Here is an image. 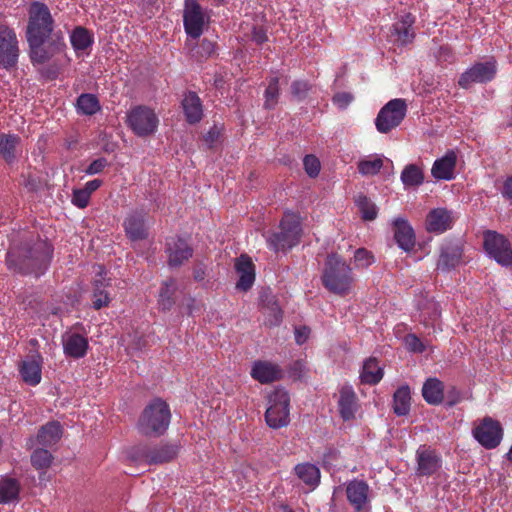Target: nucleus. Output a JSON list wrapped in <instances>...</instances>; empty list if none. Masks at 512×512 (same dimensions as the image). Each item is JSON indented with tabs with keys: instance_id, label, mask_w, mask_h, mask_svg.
<instances>
[{
	"instance_id": "obj_45",
	"label": "nucleus",
	"mask_w": 512,
	"mask_h": 512,
	"mask_svg": "<svg viewBox=\"0 0 512 512\" xmlns=\"http://www.w3.org/2000/svg\"><path fill=\"white\" fill-rule=\"evenodd\" d=\"M269 303L271 305L264 306L265 323L269 326H277L282 320V311L279 305L273 301V298H271Z\"/></svg>"
},
{
	"instance_id": "obj_61",
	"label": "nucleus",
	"mask_w": 512,
	"mask_h": 512,
	"mask_svg": "<svg viewBox=\"0 0 512 512\" xmlns=\"http://www.w3.org/2000/svg\"><path fill=\"white\" fill-rule=\"evenodd\" d=\"M218 131L216 129H211L205 136V141L207 144L212 145L213 142L218 138Z\"/></svg>"
},
{
	"instance_id": "obj_63",
	"label": "nucleus",
	"mask_w": 512,
	"mask_h": 512,
	"mask_svg": "<svg viewBox=\"0 0 512 512\" xmlns=\"http://www.w3.org/2000/svg\"><path fill=\"white\" fill-rule=\"evenodd\" d=\"M204 276H205V272H204L203 269L199 268V269H196L194 271V278H195V280L201 281V280L204 279Z\"/></svg>"
},
{
	"instance_id": "obj_20",
	"label": "nucleus",
	"mask_w": 512,
	"mask_h": 512,
	"mask_svg": "<svg viewBox=\"0 0 512 512\" xmlns=\"http://www.w3.org/2000/svg\"><path fill=\"white\" fill-rule=\"evenodd\" d=\"M251 376L256 381L267 384L279 380L282 376V370L275 363L258 360L252 365Z\"/></svg>"
},
{
	"instance_id": "obj_57",
	"label": "nucleus",
	"mask_w": 512,
	"mask_h": 512,
	"mask_svg": "<svg viewBox=\"0 0 512 512\" xmlns=\"http://www.w3.org/2000/svg\"><path fill=\"white\" fill-rule=\"evenodd\" d=\"M267 32L263 27H254L252 30V40L257 44L267 41Z\"/></svg>"
},
{
	"instance_id": "obj_44",
	"label": "nucleus",
	"mask_w": 512,
	"mask_h": 512,
	"mask_svg": "<svg viewBox=\"0 0 512 512\" xmlns=\"http://www.w3.org/2000/svg\"><path fill=\"white\" fill-rule=\"evenodd\" d=\"M356 204L362 214V218L367 221L374 220L377 216L378 209L376 205L364 195L356 198Z\"/></svg>"
},
{
	"instance_id": "obj_3",
	"label": "nucleus",
	"mask_w": 512,
	"mask_h": 512,
	"mask_svg": "<svg viewBox=\"0 0 512 512\" xmlns=\"http://www.w3.org/2000/svg\"><path fill=\"white\" fill-rule=\"evenodd\" d=\"M279 229V232L265 236L271 250L275 252L286 251L299 243L302 234L299 215L290 212L285 213Z\"/></svg>"
},
{
	"instance_id": "obj_13",
	"label": "nucleus",
	"mask_w": 512,
	"mask_h": 512,
	"mask_svg": "<svg viewBox=\"0 0 512 512\" xmlns=\"http://www.w3.org/2000/svg\"><path fill=\"white\" fill-rule=\"evenodd\" d=\"M496 74V62L489 60L473 65L459 78V85L468 88L473 83H485L491 81Z\"/></svg>"
},
{
	"instance_id": "obj_49",
	"label": "nucleus",
	"mask_w": 512,
	"mask_h": 512,
	"mask_svg": "<svg viewBox=\"0 0 512 512\" xmlns=\"http://www.w3.org/2000/svg\"><path fill=\"white\" fill-rule=\"evenodd\" d=\"M304 169L310 177H316L320 172V161L313 155L305 156L303 160Z\"/></svg>"
},
{
	"instance_id": "obj_18",
	"label": "nucleus",
	"mask_w": 512,
	"mask_h": 512,
	"mask_svg": "<svg viewBox=\"0 0 512 512\" xmlns=\"http://www.w3.org/2000/svg\"><path fill=\"white\" fill-rule=\"evenodd\" d=\"M339 412L343 420L349 421L355 418L359 409L357 395L350 385H344L339 390Z\"/></svg>"
},
{
	"instance_id": "obj_17",
	"label": "nucleus",
	"mask_w": 512,
	"mask_h": 512,
	"mask_svg": "<svg viewBox=\"0 0 512 512\" xmlns=\"http://www.w3.org/2000/svg\"><path fill=\"white\" fill-rule=\"evenodd\" d=\"M123 225L126 235L132 241L147 237L148 225L143 210H135L129 213Z\"/></svg>"
},
{
	"instance_id": "obj_11",
	"label": "nucleus",
	"mask_w": 512,
	"mask_h": 512,
	"mask_svg": "<svg viewBox=\"0 0 512 512\" xmlns=\"http://www.w3.org/2000/svg\"><path fill=\"white\" fill-rule=\"evenodd\" d=\"M473 436L486 449H493L500 444L503 429L498 421L486 417L474 428Z\"/></svg>"
},
{
	"instance_id": "obj_40",
	"label": "nucleus",
	"mask_w": 512,
	"mask_h": 512,
	"mask_svg": "<svg viewBox=\"0 0 512 512\" xmlns=\"http://www.w3.org/2000/svg\"><path fill=\"white\" fill-rule=\"evenodd\" d=\"M77 109L85 115H94L100 110L97 97L93 94H82L77 99Z\"/></svg>"
},
{
	"instance_id": "obj_14",
	"label": "nucleus",
	"mask_w": 512,
	"mask_h": 512,
	"mask_svg": "<svg viewBox=\"0 0 512 512\" xmlns=\"http://www.w3.org/2000/svg\"><path fill=\"white\" fill-rule=\"evenodd\" d=\"M463 246L461 240H445L440 248L437 268L442 271L454 269L462 263Z\"/></svg>"
},
{
	"instance_id": "obj_64",
	"label": "nucleus",
	"mask_w": 512,
	"mask_h": 512,
	"mask_svg": "<svg viewBox=\"0 0 512 512\" xmlns=\"http://www.w3.org/2000/svg\"><path fill=\"white\" fill-rule=\"evenodd\" d=\"M506 457L510 462H512V445L509 451L507 452Z\"/></svg>"
},
{
	"instance_id": "obj_21",
	"label": "nucleus",
	"mask_w": 512,
	"mask_h": 512,
	"mask_svg": "<svg viewBox=\"0 0 512 512\" xmlns=\"http://www.w3.org/2000/svg\"><path fill=\"white\" fill-rule=\"evenodd\" d=\"M369 485L363 480L354 479L346 486V495L349 503L361 511L368 503Z\"/></svg>"
},
{
	"instance_id": "obj_38",
	"label": "nucleus",
	"mask_w": 512,
	"mask_h": 512,
	"mask_svg": "<svg viewBox=\"0 0 512 512\" xmlns=\"http://www.w3.org/2000/svg\"><path fill=\"white\" fill-rule=\"evenodd\" d=\"M97 276L98 278L95 279V290H94V300H93V307L95 309H100L104 306H106L110 299L108 297V294L100 289L101 286H104L103 281L105 280L104 275L106 274L104 268L102 266L97 267Z\"/></svg>"
},
{
	"instance_id": "obj_1",
	"label": "nucleus",
	"mask_w": 512,
	"mask_h": 512,
	"mask_svg": "<svg viewBox=\"0 0 512 512\" xmlns=\"http://www.w3.org/2000/svg\"><path fill=\"white\" fill-rule=\"evenodd\" d=\"M28 15L26 38L32 63L44 64L55 55L64 53L67 48L64 35L61 31L54 32V19L48 6L33 2Z\"/></svg>"
},
{
	"instance_id": "obj_59",
	"label": "nucleus",
	"mask_w": 512,
	"mask_h": 512,
	"mask_svg": "<svg viewBox=\"0 0 512 512\" xmlns=\"http://www.w3.org/2000/svg\"><path fill=\"white\" fill-rule=\"evenodd\" d=\"M102 184V181L99 179H94L91 181H88L85 186L84 190L91 196V194L96 191Z\"/></svg>"
},
{
	"instance_id": "obj_26",
	"label": "nucleus",
	"mask_w": 512,
	"mask_h": 512,
	"mask_svg": "<svg viewBox=\"0 0 512 512\" xmlns=\"http://www.w3.org/2000/svg\"><path fill=\"white\" fill-rule=\"evenodd\" d=\"M62 435V428L58 422H49L46 425L42 426L39 430L36 442L42 446H52L56 444ZM27 445L32 448L35 445V440L33 438L29 439Z\"/></svg>"
},
{
	"instance_id": "obj_53",
	"label": "nucleus",
	"mask_w": 512,
	"mask_h": 512,
	"mask_svg": "<svg viewBox=\"0 0 512 512\" xmlns=\"http://www.w3.org/2000/svg\"><path fill=\"white\" fill-rule=\"evenodd\" d=\"M354 258L355 262L362 267H367L373 262V256L364 248L356 250Z\"/></svg>"
},
{
	"instance_id": "obj_29",
	"label": "nucleus",
	"mask_w": 512,
	"mask_h": 512,
	"mask_svg": "<svg viewBox=\"0 0 512 512\" xmlns=\"http://www.w3.org/2000/svg\"><path fill=\"white\" fill-rule=\"evenodd\" d=\"M22 379L29 385L35 386L41 381V364L39 359L32 357L25 359L20 366Z\"/></svg>"
},
{
	"instance_id": "obj_8",
	"label": "nucleus",
	"mask_w": 512,
	"mask_h": 512,
	"mask_svg": "<svg viewBox=\"0 0 512 512\" xmlns=\"http://www.w3.org/2000/svg\"><path fill=\"white\" fill-rule=\"evenodd\" d=\"M407 106L403 99H393L386 103L378 112L375 126L378 132L388 133L396 128L406 115Z\"/></svg>"
},
{
	"instance_id": "obj_28",
	"label": "nucleus",
	"mask_w": 512,
	"mask_h": 512,
	"mask_svg": "<svg viewBox=\"0 0 512 512\" xmlns=\"http://www.w3.org/2000/svg\"><path fill=\"white\" fill-rule=\"evenodd\" d=\"M182 107L186 120L190 124L197 123L202 119V103L196 93L188 92L182 101Z\"/></svg>"
},
{
	"instance_id": "obj_23",
	"label": "nucleus",
	"mask_w": 512,
	"mask_h": 512,
	"mask_svg": "<svg viewBox=\"0 0 512 512\" xmlns=\"http://www.w3.org/2000/svg\"><path fill=\"white\" fill-rule=\"evenodd\" d=\"M394 238L398 246L404 251H410L415 245V233L405 218L398 217L393 221Z\"/></svg>"
},
{
	"instance_id": "obj_16",
	"label": "nucleus",
	"mask_w": 512,
	"mask_h": 512,
	"mask_svg": "<svg viewBox=\"0 0 512 512\" xmlns=\"http://www.w3.org/2000/svg\"><path fill=\"white\" fill-rule=\"evenodd\" d=\"M456 163V152L454 150H449L444 156L434 161L431 168V174L437 180H452L455 177Z\"/></svg>"
},
{
	"instance_id": "obj_54",
	"label": "nucleus",
	"mask_w": 512,
	"mask_h": 512,
	"mask_svg": "<svg viewBox=\"0 0 512 512\" xmlns=\"http://www.w3.org/2000/svg\"><path fill=\"white\" fill-rule=\"evenodd\" d=\"M106 166L107 160L105 158H98L90 163L84 171L88 175H95L102 172Z\"/></svg>"
},
{
	"instance_id": "obj_32",
	"label": "nucleus",
	"mask_w": 512,
	"mask_h": 512,
	"mask_svg": "<svg viewBox=\"0 0 512 512\" xmlns=\"http://www.w3.org/2000/svg\"><path fill=\"white\" fill-rule=\"evenodd\" d=\"M20 492L19 482L8 476L0 477V503L8 504L18 500Z\"/></svg>"
},
{
	"instance_id": "obj_15",
	"label": "nucleus",
	"mask_w": 512,
	"mask_h": 512,
	"mask_svg": "<svg viewBox=\"0 0 512 512\" xmlns=\"http://www.w3.org/2000/svg\"><path fill=\"white\" fill-rule=\"evenodd\" d=\"M62 345L64 354L75 359L84 357L89 347L87 338L74 331L62 335Z\"/></svg>"
},
{
	"instance_id": "obj_36",
	"label": "nucleus",
	"mask_w": 512,
	"mask_h": 512,
	"mask_svg": "<svg viewBox=\"0 0 512 512\" xmlns=\"http://www.w3.org/2000/svg\"><path fill=\"white\" fill-rule=\"evenodd\" d=\"M410 389L408 386L399 387L393 396V410L398 416H405L410 410Z\"/></svg>"
},
{
	"instance_id": "obj_6",
	"label": "nucleus",
	"mask_w": 512,
	"mask_h": 512,
	"mask_svg": "<svg viewBox=\"0 0 512 512\" xmlns=\"http://www.w3.org/2000/svg\"><path fill=\"white\" fill-rule=\"evenodd\" d=\"M289 402V395L283 388H277L269 394L265 413L269 427L277 429L289 424Z\"/></svg>"
},
{
	"instance_id": "obj_50",
	"label": "nucleus",
	"mask_w": 512,
	"mask_h": 512,
	"mask_svg": "<svg viewBox=\"0 0 512 512\" xmlns=\"http://www.w3.org/2000/svg\"><path fill=\"white\" fill-rule=\"evenodd\" d=\"M405 346L412 352L422 353L426 350V345L415 335L408 334L404 338Z\"/></svg>"
},
{
	"instance_id": "obj_24",
	"label": "nucleus",
	"mask_w": 512,
	"mask_h": 512,
	"mask_svg": "<svg viewBox=\"0 0 512 512\" xmlns=\"http://www.w3.org/2000/svg\"><path fill=\"white\" fill-rule=\"evenodd\" d=\"M166 251L170 266H179L192 256V249L178 237H172L167 241Z\"/></svg>"
},
{
	"instance_id": "obj_31",
	"label": "nucleus",
	"mask_w": 512,
	"mask_h": 512,
	"mask_svg": "<svg viewBox=\"0 0 512 512\" xmlns=\"http://www.w3.org/2000/svg\"><path fill=\"white\" fill-rule=\"evenodd\" d=\"M422 396L429 404H440L444 397L443 383L437 378L427 379L422 388Z\"/></svg>"
},
{
	"instance_id": "obj_27",
	"label": "nucleus",
	"mask_w": 512,
	"mask_h": 512,
	"mask_svg": "<svg viewBox=\"0 0 512 512\" xmlns=\"http://www.w3.org/2000/svg\"><path fill=\"white\" fill-rule=\"evenodd\" d=\"M235 269L239 274L237 288L243 291L250 289L255 280V273L249 257L241 255L235 262Z\"/></svg>"
},
{
	"instance_id": "obj_7",
	"label": "nucleus",
	"mask_w": 512,
	"mask_h": 512,
	"mask_svg": "<svg viewBox=\"0 0 512 512\" xmlns=\"http://www.w3.org/2000/svg\"><path fill=\"white\" fill-rule=\"evenodd\" d=\"M127 124L136 135L147 136L156 132L159 119L153 109L139 105L128 112Z\"/></svg>"
},
{
	"instance_id": "obj_55",
	"label": "nucleus",
	"mask_w": 512,
	"mask_h": 512,
	"mask_svg": "<svg viewBox=\"0 0 512 512\" xmlns=\"http://www.w3.org/2000/svg\"><path fill=\"white\" fill-rule=\"evenodd\" d=\"M352 100V95L346 92L338 93L333 97V103L340 109H345Z\"/></svg>"
},
{
	"instance_id": "obj_56",
	"label": "nucleus",
	"mask_w": 512,
	"mask_h": 512,
	"mask_svg": "<svg viewBox=\"0 0 512 512\" xmlns=\"http://www.w3.org/2000/svg\"><path fill=\"white\" fill-rule=\"evenodd\" d=\"M294 334L296 343L302 345L308 340L310 329L306 326L297 327L295 328Z\"/></svg>"
},
{
	"instance_id": "obj_47",
	"label": "nucleus",
	"mask_w": 512,
	"mask_h": 512,
	"mask_svg": "<svg viewBox=\"0 0 512 512\" xmlns=\"http://www.w3.org/2000/svg\"><path fill=\"white\" fill-rule=\"evenodd\" d=\"M51 461L52 455L46 449H36L31 455V462L36 469L48 468Z\"/></svg>"
},
{
	"instance_id": "obj_58",
	"label": "nucleus",
	"mask_w": 512,
	"mask_h": 512,
	"mask_svg": "<svg viewBox=\"0 0 512 512\" xmlns=\"http://www.w3.org/2000/svg\"><path fill=\"white\" fill-rule=\"evenodd\" d=\"M59 72L60 68L56 64H53L42 70L43 76H45L48 79H55L58 76Z\"/></svg>"
},
{
	"instance_id": "obj_51",
	"label": "nucleus",
	"mask_w": 512,
	"mask_h": 512,
	"mask_svg": "<svg viewBox=\"0 0 512 512\" xmlns=\"http://www.w3.org/2000/svg\"><path fill=\"white\" fill-rule=\"evenodd\" d=\"M310 89L309 84L306 81L297 80L291 84L292 95L297 100H303Z\"/></svg>"
},
{
	"instance_id": "obj_42",
	"label": "nucleus",
	"mask_w": 512,
	"mask_h": 512,
	"mask_svg": "<svg viewBox=\"0 0 512 512\" xmlns=\"http://www.w3.org/2000/svg\"><path fill=\"white\" fill-rule=\"evenodd\" d=\"M440 317L439 306L435 302H428L426 307L421 309L420 318L421 322L426 326L435 328L438 325Z\"/></svg>"
},
{
	"instance_id": "obj_30",
	"label": "nucleus",
	"mask_w": 512,
	"mask_h": 512,
	"mask_svg": "<svg viewBox=\"0 0 512 512\" xmlns=\"http://www.w3.org/2000/svg\"><path fill=\"white\" fill-rule=\"evenodd\" d=\"M418 472L422 475H431L440 467V459L435 452L427 449L417 451Z\"/></svg>"
},
{
	"instance_id": "obj_43",
	"label": "nucleus",
	"mask_w": 512,
	"mask_h": 512,
	"mask_svg": "<svg viewBox=\"0 0 512 512\" xmlns=\"http://www.w3.org/2000/svg\"><path fill=\"white\" fill-rule=\"evenodd\" d=\"M383 167V159L380 156H371L358 163V170L364 176L377 174Z\"/></svg>"
},
{
	"instance_id": "obj_52",
	"label": "nucleus",
	"mask_w": 512,
	"mask_h": 512,
	"mask_svg": "<svg viewBox=\"0 0 512 512\" xmlns=\"http://www.w3.org/2000/svg\"><path fill=\"white\" fill-rule=\"evenodd\" d=\"M90 195L82 188L73 191L72 203L78 208H85L90 200Z\"/></svg>"
},
{
	"instance_id": "obj_33",
	"label": "nucleus",
	"mask_w": 512,
	"mask_h": 512,
	"mask_svg": "<svg viewBox=\"0 0 512 512\" xmlns=\"http://www.w3.org/2000/svg\"><path fill=\"white\" fill-rule=\"evenodd\" d=\"M295 474L306 485L315 488L320 482V470L311 463H301L295 466Z\"/></svg>"
},
{
	"instance_id": "obj_25",
	"label": "nucleus",
	"mask_w": 512,
	"mask_h": 512,
	"mask_svg": "<svg viewBox=\"0 0 512 512\" xmlns=\"http://www.w3.org/2000/svg\"><path fill=\"white\" fill-rule=\"evenodd\" d=\"M413 23L414 18L411 14H405L402 16L401 21L393 25L390 34L391 41L400 45L411 43L415 35L412 29Z\"/></svg>"
},
{
	"instance_id": "obj_4",
	"label": "nucleus",
	"mask_w": 512,
	"mask_h": 512,
	"mask_svg": "<svg viewBox=\"0 0 512 512\" xmlns=\"http://www.w3.org/2000/svg\"><path fill=\"white\" fill-rule=\"evenodd\" d=\"M324 286L332 293L345 295L352 285L350 267L336 255H330L322 277Z\"/></svg>"
},
{
	"instance_id": "obj_22",
	"label": "nucleus",
	"mask_w": 512,
	"mask_h": 512,
	"mask_svg": "<svg viewBox=\"0 0 512 512\" xmlns=\"http://www.w3.org/2000/svg\"><path fill=\"white\" fill-rule=\"evenodd\" d=\"M69 38L76 56L82 57L90 53L94 36L88 29L77 26L71 31Z\"/></svg>"
},
{
	"instance_id": "obj_2",
	"label": "nucleus",
	"mask_w": 512,
	"mask_h": 512,
	"mask_svg": "<svg viewBox=\"0 0 512 512\" xmlns=\"http://www.w3.org/2000/svg\"><path fill=\"white\" fill-rule=\"evenodd\" d=\"M52 257L51 245L43 240L36 241L32 246H25L17 253L13 250L7 254L9 267H14L24 274L40 276L47 269Z\"/></svg>"
},
{
	"instance_id": "obj_46",
	"label": "nucleus",
	"mask_w": 512,
	"mask_h": 512,
	"mask_svg": "<svg viewBox=\"0 0 512 512\" xmlns=\"http://www.w3.org/2000/svg\"><path fill=\"white\" fill-rule=\"evenodd\" d=\"M279 96V88H278V78L273 77L269 81V84L265 90V102L264 106L267 109H272L275 107L278 101Z\"/></svg>"
},
{
	"instance_id": "obj_34",
	"label": "nucleus",
	"mask_w": 512,
	"mask_h": 512,
	"mask_svg": "<svg viewBox=\"0 0 512 512\" xmlns=\"http://www.w3.org/2000/svg\"><path fill=\"white\" fill-rule=\"evenodd\" d=\"M360 378L363 383L374 385L383 378V370L376 358L367 359L362 367Z\"/></svg>"
},
{
	"instance_id": "obj_19",
	"label": "nucleus",
	"mask_w": 512,
	"mask_h": 512,
	"mask_svg": "<svg viewBox=\"0 0 512 512\" xmlns=\"http://www.w3.org/2000/svg\"><path fill=\"white\" fill-rule=\"evenodd\" d=\"M454 215L445 208H435L426 217V228L429 232L443 233L452 228Z\"/></svg>"
},
{
	"instance_id": "obj_12",
	"label": "nucleus",
	"mask_w": 512,
	"mask_h": 512,
	"mask_svg": "<svg viewBox=\"0 0 512 512\" xmlns=\"http://www.w3.org/2000/svg\"><path fill=\"white\" fill-rule=\"evenodd\" d=\"M18 41L15 32L0 24V65L5 68L14 66L18 60Z\"/></svg>"
},
{
	"instance_id": "obj_39",
	"label": "nucleus",
	"mask_w": 512,
	"mask_h": 512,
	"mask_svg": "<svg viewBox=\"0 0 512 512\" xmlns=\"http://www.w3.org/2000/svg\"><path fill=\"white\" fill-rule=\"evenodd\" d=\"M19 142L16 135L0 134V155L7 161L11 162L15 158V148Z\"/></svg>"
},
{
	"instance_id": "obj_48",
	"label": "nucleus",
	"mask_w": 512,
	"mask_h": 512,
	"mask_svg": "<svg viewBox=\"0 0 512 512\" xmlns=\"http://www.w3.org/2000/svg\"><path fill=\"white\" fill-rule=\"evenodd\" d=\"M214 50V42L208 39H203L200 44L193 49V56L199 60L206 59L214 53Z\"/></svg>"
},
{
	"instance_id": "obj_5",
	"label": "nucleus",
	"mask_w": 512,
	"mask_h": 512,
	"mask_svg": "<svg viewBox=\"0 0 512 512\" xmlns=\"http://www.w3.org/2000/svg\"><path fill=\"white\" fill-rule=\"evenodd\" d=\"M169 406L161 399L153 400L143 411L139 420L140 431L148 436L163 434L170 423Z\"/></svg>"
},
{
	"instance_id": "obj_35",
	"label": "nucleus",
	"mask_w": 512,
	"mask_h": 512,
	"mask_svg": "<svg viewBox=\"0 0 512 512\" xmlns=\"http://www.w3.org/2000/svg\"><path fill=\"white\" fill-rule=\"evenodd\" d=\"M177 454V446L163 445L158 448L149 450L145 455V459L149 464H158L170 461Z\"/></svg>"
},
{
	"instance_id": "obj_9",
	"label": "nucleus",
	"mask_w": 512,
	"mask_h": 512,
	"mask_svg": "<svg viewBox=\"0 0 512 512\" xmlns=\"http://www.w3.org/2000/svg\"><path fill=\"white\" fill-rule=\"evenodd\" d=\"M484 249L490 258L502 266L512 265V249L509 241L501 234L488 230L484 232Z\"/></svg>"
},
{
	"instance_id": "obj_37",
	"label": "nucleus",
	"mask_w": 512,
	"mask_h": 512,
	"mask_svg": "<svg viewBox=\"0 0 512 512\" xmlns=\"http://www.w3.org/2000/svg\"><path fill=\"white\" fill-rule=\"evenodd\" d=\"M401 181L405 188L420 186L424 182L422 169L415 164L405 166L401 173Z\"/></svg>"
},
{
	"instance_id": "obj_41",
	"label": "nucleus",
	"mask_w": 512,
	"mask_h": 512,
	"mask_svg": "<svg viewBox=\"0 0 512 512\" xmlns=\"http://www.w3.org/2000/svg\"><path fill=\"white\" fill-rule=\"evenodd\" d=\"M176 289L175 280L169 279L163 283V286L159 293L158 304L162 310H169L173 304V294Z\"/></svg>"
},
{
	"instance_id": "obj_60",
	"label": "nucleus",
	"mask_w": 512,
	"mask_h": 512,
	"mask_svg": "<svg viewBox=\"0 0 512 512\" xmlns=\"http://www.w3.org/2000/svg\"><path fill=\"white\" fill-rule=\"evenodd\" d=\"M503 195L509 199H512V176L509 177L504 183Z\"/></svg>"
},
{
	"instance_id": "obj_10",
	"label": "nucleus",
	"mask_w": 512,
	"mask_h": 512,
	"mask_svg": "<svg viewBox=\"0 0 512 512\" xmlns=\"http://www.w3.org/2000/svg\"><path fill=\"white\" fill-rule=\"evenodd\" d=\"M207 22L208 17L196 0H185L183 24L186 34L192 39L199 38Z\"/></svg>"
},
{
	"instance_id": "obj_62",
	"label": "nucleus",
	"mask_w": 512,
	"mask_h": 512,
	"mask_svg": "<svg viewBox=\"0 0 512 512\" xmlns=\"http://www.w3.org/2000/svg\"><path fill=\"white\" fill-rule=\"evenodd\" d=\"M24 185L25 187L28 189V190H35L37 188V181L32 179V178H29L27 180L24 181Z\"/></svg>"
}]
</instances>
